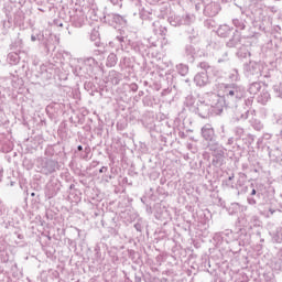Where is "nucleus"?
<instances>
[{"instance_id": "ea45409f", "label": "nucleus", "mask_w": 282, "mask_h": 282, "mask_svg": "<svg viewBox=\"0 0 282 282\" xmlns=\"http://www.w3.org/2000/svg\"><path fill=\"white\" fill-rule=\"evenodd\" d=\"M74 28H83L85 20L82 17L75 15L72 18Z\"/></svg>"}, {"instance_id": "cd10ccee", "label": "nucleus", "mask_w": 282, "mask_h": 282, "mask_svg": "<svg viewBox=\"0 0 282 282\" xmlns=\"http://www.w3.org/2000/svg\"><path fill=\"white\" fill-rule=\"evenodd\" d=\"M225 160H226V154H217L213 156L212 164L216 169H220V166H224Z\"/></svg>"}, {"instance_id": "774afa93", "label": "nucleus", "mask_w": 282, "mask_h": 282, "mask_svg": "<svg viewBox=\"0 0 282 282\" xmlns=\"http://www.w3.org/2000/svg\"><path fill=\"white\" fill-rule=\"evenodd\" d=\"M275 265L278 267V270H281V262H280V261H278V262L275 263Z\"/></svg>"}, {"instance_id": "6ab92c4d", "label": "nucleus", "mask_w": 282, "mask_h": 282, "mask_svg": "<svg viewBox=\"0 0 282 282\" xmlns=\"http://www.w3.org/2000/svg\"><path fill=\"white\" fill-rule=\"evenodd\" d=\"M199 48L195 47L193 44H186L183 50V54L186 57L187 63H195Z\"/></svg>"}, {"instance_id": "a18cd8bd", "label": "nucleus", "mask_w": 282, "mask_h": 282, "mask_svg": "<svg viewBox=\"0 0 282 282\" xmlns=\"http://www.w3.org/2000/svg\"><path fill=\"white\" fill-rule=\"evenodd\" d=\"M273 124H278L279 127H282V115H273Z\"/></svg>"}, {"instance_id": "423d86ee", "label": "nucleus", "mask_w": 282, "mask_h": 282, "mask_svg": "<svg viewBox=\"0 0 282 282\" xmlns=\"http://www.w3.org/2000/svg\"><path fill=\"white\" fill-rule=\"evenodd\" d=\"M232 25L236 28L234 32L241 34L242 39H259L261 33L254 31V28L250 26V23L243 19V17L232 19Z\"/></svg>"}, {"instance_id": "052dcab7", "label": "nucleus", "mask_w": 282, "mask_h": 282, "mask_svg": "<svg viewBox=\"0 0 282 282\" xmlns=\"http://www.w3.org/2000/svg\"><path fill=\"white\" fill-rule=\"evenodd\" d=\"M109 180H113V176H111V175H106V176H105V182H109Z\"/></svg>"}, {"instance_id": "e433bc0d", "label": "nucleus", "mask_w": 282, "mask_h": 282, "mask_svg": "<svg viewBox=\"0 0 282 282\" xmlns=\"http://www.w3.org/2000/svg\"><path fill=\"white\" fill-rule=\"evenodd\" d=\"M250 126L252 129H254V131H263V122H261L260 119H251Z\"/></svg>"}, {"instance_id": "8fccbe9b", "label": "nucleus", "mask_w": 282, "mask_h": 282, "mask_svg": "<svg viewBox=\"0 0 282 282\" xmlns=\"http://www.w3.org/2000/svg\"><path fill=\"white\" fill-rule=\"evenodd\" d=\"M261 76H263V78H271L272 77V75L270 74V72H265V66H264V68L262 69V75Z\"/></svg>"}, {"instance_id": "c03bdc74", "label": "nucleus", "mask_w": 282, "mask_h": 282, "mask_svg": "<svg viewBox=\"0 0 282 282\" xmlns=\"http://www.w3.org/2000/svg\"><path fill=\"white\" fill-rule=\"evenodd\" d=\"M273 91L278 98H282V83L274 85Z\"/></svg>"}, {"instance_id": "e2e57ef3", "label": "nucleus", "mask_w": 282, "mask_h": 282, "mask_svg": "<svg viewBox=\"0 0 282 282\" xmlns=\"http://www.w3.org/2000/svg\"><path fill=\"white\" fill-rule=\"evenodd\" d=\"M131 89H132V91H138V86H137L135 84H133V85L131 86Z\"/></svg>"}, {"instance_id": "4468645a", "label": "nucleus", "mask_w": 282, "mask_h": 282, "mask_svg": "<svg viewBox=\"0 0 282 282\" xmlns=\"http://www.w3.org/2000/svg\"><path fill=\"white\" fill-rule=\"evenodd\" d=\"M105 23L111 25V28H118V25H127V19L118 13H104Z\"/></svg>"}, {"instance_id": "2f4dec72", "label": "nucleus", "mask_w": 282, "mask_h": 282, "mask_svg": "<svg viewBox=\"0 0 282 282\" xmlns=\"http://www.w3.org/2000/svg\"><path fill=\"white\" fill-rule=\"evenodd\" d=\"M118 65V55L110 53L106 59V67H116Z\"/></svg>"}, {"instance_id": "de8ad7c7", "label": "nucleus", "mask_w": 282, "mask_h": 282, "mask_svg": "<svg viewBox=\"0 0 282 282\" xmlns=\"http://www.w3.org/2000/svg\"><path fill=\"white\" fill-rule=\"evenodd\" d=\"M44 155H46V158H53V155H54V148L53 147H47L45 149Z\"/></svg>"}, {"instance_id": "9d476101", "label": "nucleus", "mask_w": 282, "mask_h": 282, "mask_svg": "<svg viewBox=\"0 0 282 282\" xmlns=\"http://www.w3.org/2000/svg\"><path fill=\"white\" fill-rule=\"evenodd\" d=\"M198 69H203L194 76V83L197 87H206L210 80L208 79V70L213 69V66L207 62H200L197 64Z\"/></svg>"}, {"instance_id": "9b49d317", "label": "nucleus", "mask_w": 282, "mask_h": 282, "mask_svg": "<svg viewBox=\"0 0 282 282\" xmlns=\"http://www.w3.org/2000/svg\"><path fill=\"white\" fill-rule=\"evenodd\" d=\"M167 21L171 25H173V28H180V25H193L196 18L193 13H184L182 15L173 14L167 19Z\"/></svg>"}, {"instance_id": "1a4fd4ad", "label": "nucleus", "mask_w": 282, "mask_h": 282, "mask_svg": "<svg viewBox=\"0 0 282 282\" xmlns=\"http://www.w3.org/2000/svg\"><path fill=\"white\" fill-rule=\"evenodd\" d=\"M264 64L250 61L243 65V74L249 80H257L263 76Z\"/></svg>"}, {"instance_id": "f3484780", "label": "nucleus", "mask_w": 282, "mask_h": 282, "mask_svg": "<svg viewBox=\"0 0 282 282\" xmlns=\"http://www.w3.org/2000/svg\"><path fill=\"white\" fill-rule=\"evenodd\" d=\"M210 46L214 50L215 56H217L218 63H226V61H228V52L224 48V43L212 42Z\"/></svg>"}, {"instance_id": "72a5a7b5", "label": "nucleus", "mask_w": 282, "mask_h": 282, "mask_svg": "<svg viewBox=\"0 0 282 282\" xmlns=\"http://www.w3.org/2000/svg\"><path fill=\"white\" fill-rule=\"evenodd\" d=\"M152 31L154 32L155 35L159 36H166V33L169 32L166 26L160 25V22L155 26H152Z\"/></svg>"}, {"instance_id": "c85d7f7f", "label": "nucleus", "mask_w": 282, "mask_h": 282, "mask_svg": "<svg viewBox=\"0 0 282 282\" xmlns=\"http://www.w3.org/2000/svg\"><path fill=\"white\" fill-rule=\"evenodd\" d=\"M10 50L11 52L21 53V50H23V40L18 37L14 41H12L10 44Z\"/></svg>"}, {"instance_id": "0eeeda50", "label": "nucleus", "mask_w": 282, "mask_h": 282, "mask_svg": "<svg viewBox=\"0 0 282 282\" xmlns=\"http://www.w3.org/2000/svg\"><path fill=\"white\" fill-rule=\"evenodd\" d=\"M194 6L196 12H198V14H204L205 17H217L221 11V6L215 0H196Z\"/></svg>"}, {"instance_id": "6e6552de", "label": "nucleus", "mask_w": 282, "mask_h": 282, "mask_svg": "<svg viewBox=\"0 0 282 282\" xmlns=\"http://www.w3.org/2000/svg\"><path fill=\"white\" fill-rule=\"evenodd\" d=\"M36 169L42 175H52L61 169L58 161L50 158H39L36 160Z\"/></svg>"}, {"instance_id": "7ed1b4c3", "label": "nucleus", "mask_w": 282, "mask_h": 282, "mask_svg": "<svg viewBox=\"0 0 282 282\" xmlns=\"http://www.w3.org/2000/svg\"><path fill=\"white\" fill-rule=\"evenodd\" d=\"M223 91L224 96L219 99L221 109H224V107L234 109L240 100L246 98L247 94L246 87L237 83L226 84Z\"/></svg>"}, {"instance_id": "412c9836", "label": "nucleus", "mask_w": 282, "mask_h": 282, "mask_svg": "<svg viewBox=\"0 0 282 282\" xmlns=\"http://www.w3.org/2000/svg\"><path fill=\"white\" fill-rule=\"evenodd\" d=\"M234 32H235V29L228 24L220 25L216 31V33L218 34V36H220V39H230Z\"/></svg>"}, {"instance_id": "338daca9", "label": "nucleus", "mask_w": 282, "mask_h": 282, "mask_svg": "<svg viewBox=\"0 0 282 282\" xmlns=\"http://www.w3.org/2000/svg\"><path fill=\"white\" fill-rule=\"evenodd\" d=\"M36 35H31V41L34 43V41H36Z\"/></svg>"}, {"instance_id": "603ef678", "label": "nucleus", "mask_w": 282, "mask_h": 282, "mask_svg": "<svg viewBox=\"0 0 282 282\" xmlns=\"http://www.w3.org/2000/svg\"><path fill=\"white\" fill-rule=\"evenodd\" d=\"M134 229L137 230V232H142V224L140 223L134 224Z\"/></svg>"}, {"instance_id": "f03ea898", "label": "nucleus", "mask_w": 282, "mask_h": 282, "mask_svg": "<svg viewBox=\"0 0 282 282\" xmlns=\"http://www.w3.org/2000/svg\"><path fill=\"white\" fill-rule=\"evenodd\" d=\"M109 45L110 47L116 48L117 54H120L121 52L129 54L130 50L135 52V54H140V56L149 54V45H145L142 41L131 42L124 31H120V33L109 42Z\"/></svg>"}, {"instance_id": "c756f323", "label": "nucleus", "mask_w": 282, "mask_h": 282, "mask_svg": "<svg viewBox=\"0 0 282 282\" xmlns=\"http://www.w3.org/2000/svg\"><path fill=\"white\" fill-rule=\"evenodd\" d=\"M261 82H253L249 85L247 91L251 95V96H257L258 91H261Z\"/></svg>"}, {"instance_id": "39448f33", "label": "nucleus", "mask_w": 282, "mask_h": 282, "mask_svg": "<svg viewBox=\"0 0 282 282\" xmlns=\"http://www.w3.org/2000/svg\"><path fill=\"white\" fill-rule=\"evenodd\" d=\"M225 237V241L227 243H232V247H237L236 249H231L234 254L241 252V246L248 243V234H246V229H239L237 234L232 232L230 229H226L223 231Z\"/></svg>"}, {"instance_id": "aec40b11", "label": "nucleus", "mask_w": 282, "mask_h": 282, "mask_svg": "<svg viewBox=\"0 0 282 282\" xmlns=\"http://www.w3.org/2000/svg\"><path fill=\"white\" fill-rule=\"evenodd\" d=\"M207 149H208V151H210L212 156L226 155V151H228V149L224 148V145H221V143H219V141L208 144Z\"/></svg>"}, {"instance_id": "f8f14e48", "label": "nucleus", "mask_w": 282, "mask_h": 282, "mask_svg": "<svg viewBox=\"0 0 282 282\" xmlns=\"http://www.w3.org/2000/svg\"><path fill=\"white\" fill-rule=\"evenodd\" d=\"M139 17L142 21V25H145V28H155L159 25V21H155V12H153V9L145 7L139 10Z\"/></svg>"}, {"instance_id": "b1692460", "label": "nucleus", "mask_w": 282, "mask_h": 282, "mask_svg": "<svg viewBox=\"0 0 282 282\" xmlns=\"http://www.w3.org/2000/svg\"><path fill=\"white\" fill-rule=\"evenodd\" d=\"M221 141L225 142V149H227V151H231V149H235V147H238L239 149H241V145H239V143H237V139L235 137H229L226 140V135H221L220 137Z\"/></svg>"}, {"instance_id": "69168bd1", "label": "nucleus", "mask_w": 282, "mask_h": 282, "mask_svg": "<svg viewBox=\"0 0 282 282\" xmlns=\"http://www.w3.org/2000/svg\"><path fill=\"white\" fill-rule=\"evenodd\" d=\"M264 138H265L267 140H270V138H272V134L265 133V134H264Z\"/></svg>"}, {"instance_id": "f257e3e1", "label": "nucleus", "mask_w": 282, "mask_h": 282, "mask_svg": "<svg viewBox=\"0 0 282 282\" xmlns=\"http://www.w3.org/2000/svg\"><path fill=\"white\" fill-rule=\"evenodd\" d=\"M221 96L217 93H207L204 96V100H199L197 107L194 109V112L199 116V118L207 119L210 116H219L224 112L221 108Z\"/></svg>"}, {"instance_id": "13d9d810", "label": "nucleus", "mask_w": 282, "mask_h": 282, "mask_svg": "<svg viewBox=\"0 0 282 282\" xmlns=\"http://www.w3.org/2000/svg\"><path fill=\"white\" fill-rule=\"evenodd\" d=\"M94 54H95V56H100V54H102V51H100V50H95V51H94Z\"/></svg>"}, {"instance_id": "f704fd0d", "label": "nucleus", "mask_w": 282, "mask_h": 282, "mask_svg": "<svg viewBox=\"0 0 282 282\" xmlns=\"http://www.w3.org/2000/svg\"><path fill=\"white\" fill-rule=\"evenodd\" d=\"M236 55L238 58H248V56H251L250 51L246 46L239 47Z\"/></svg>"}, {"instance_id": "2eb2a0df", "label": "nucleus", "mask_w": 282, "mask_h": 282, "mask_svg": "<svg viewBox=\"0 0 282 282\" xmlns=\"http://www.w3.org/2000/svg\"><path fill=\"white\" fill-rule=\"evenodd\" d=\"M232 133L236 138V142H239V140H242V142H245L247 147H250V144L254 142V135L249 133L246 137V130L239 126L234 128Z\"/></svg>"}, {"instance_id": "a19ab883", "label": "nucleus", "mask_w": 282, "mask_h": 282, "mask_svg": "<svg viewBox=\"0 0 282 282\" xmlns=\"http://www.w3.org/2000/svg\"><path fill=\"white\" fill-rule=\"evenodd\" d=\"M119 67L124 69V67H131V58L123 56L119 62Z\"/></svg>"}, {"instance_id": "c9c22d12", "label": "nucleus", "mask_w": 282, "mask_h": 282, "mask_svg": "<svg viewBox=\"0 0 282 282\" xmlns=\"http://www.w3.org/2000/svg\"><path fill=\"white\" fill-rule=\"evenodd\" d=\"M228 78H229V80H231V83H239L241 80L239 70L237 68H235L231 72H229Z\"/></svg>"}, {"instance_id": "5fc2aeb1", "label": "nucleus", "mask_w": 282, "mask_h": 282, "mask_svg": "<svg viewBox=\"0 0 282 282\" xmlns=\"http://www.w3.org/2000/svg\"><path fill=\"white\" fill-rule=\"evenodd\" d=\"M108 170H109V167H107V166H101V167L99 169V173H107Z\"/></svg>"}, {"instance_id": "864d4df0", "label": "nucleus", "mask_w": 282, "mask_h": 282, "mask_svg": "<svg viewBox=\"0 0 282 282\" xmlns=\"http://www.w3.org/2000/svg\"><path fill=\"white\" fill-rule=\"evenodd\" d=\"M95 254L97 258L100 257V245L95 246Z\"/></svg>"}, {"instance_id": "49530a36", "label": "nucleus", "mask_w": 282, "mask_h": 282, "mask_svg": "<svg viewBox=\"0 0 282 282\" xmlns=\"http://www.w3.org/2000/svg\"><path fill=\"white\" fill-rule=\"evenodd\" d=\"M89 153H91V148L86 147L84 149V154H82V160H85L87 162L89 160Z\"/></svg>"}, {"instance_id": "4be33fe9", "label": "nucleus", "mask_w": 282, "mask_h": 282, "mask_svg": "<svg viewBox=\"0 0 282 282\" xmlns=\"http://www.w3.org/2000/svg\"><path fill=\"white\" fill-rule=\"evenodd\" d=\"M124 78V75L118 70H110L108 74V83L111 85H120V82Z\"/></svg>"}, {"instance_id": "ddd939ff", "label": "nucleus", "mask_w": 282, "mask_h": 282, "mask_svg": "<svg viewBox=\"0 0 282 282\" xmlns=\"http://www.w3.org/2000/svg\"><path fill=\"white\" fill-rule=\"evenodd\" d=\"M200 135L206 142L207 147L208 144H214L215 142H217V134L215 133V128H213L210 123H206L200 129Z\"/></svg>"}, {"instance_id": "680f3d73", "label": "nucleus", "mask_w": 282, "mask_h": 282, "mask_svg": "<svg viewBox=\"0 0 282 282\" xmlns=\"http://www.w3.org/2000/svg\"><path fill=\"white\" fill-rule=\"evenodd\" d=\"M91 85H93L91 83H85L84 87H85V89H89V87H91Z\"/></svg>"}, {"instance_id": "5701e85b", "label": "nucleus", "mask_w": 282, "mask_h": 282, "mask_svg": "<svg viewBox=\"0 0 282 282\" xmlns=\"http://www.w3.org/2000/svg\"><path fill=\"white\" fill-rule=\"evenodd\" d=\"M241 34L234 32L229 37V41L226 42V47H238L241 45Z\"/></svg>"}, {"instance_id": "4d7b16f0", "label": "nucleus", "mask_w": 282, "mask_h": 282, "mask_svg": "<svg viewBox=\"0 0 282 282\" xmlns=\"http://www.w3.org/2000/svg\"><path fill=\"white\" fill-rule=\"evenodd\" d=\"M134 282H142V276L135 275L134 276Z\"/></svg>"}, {"instance_id": "bb28decb", "label": "nucleus", "mask_w": 282, "mask_h": 282, "mask_svg": "<svg viewBox=\"0 0 282 282\" xmlns=\"http://www.w3.org/2000/svg\"><path fill=\"white\" fill-rule=\"evenodd\" d=\"M185 34H187V39L193 43L197 36H199V32L193 28L191 24L186 25Z\"/></svg>"}, {"instance_id": "473e14b6", "label": "nucleus", "mask_w": 282, "mask_h": 282, "mask_svg": "<svg viewBox=\"0 0 282 282\" xmlns=\"http://www.w3.org/2000/svg\"><path fill=\"white\" fill-rule=\"evenodd\" d=\"M245 193H248L247 197H252L254 195H259L261 193L257 187H254V183H251L249 186H245L242 189Z\"/></svg>"}, {"instance_id": "79ce46f5", "label": "nucleus", "mask_w": 282, "mask_h": 282, "mask_svg": "<svg viewBox=\"0 0 282 282\" xmlns=\"http://www.w3.org/2000/svg\"><path fill=\"white\" fill-rule=\"evenodd\" d=\"M195 97L193 95H188L185 100H184V105L186 107H193V105H195Z\"/></svg>"}, {"instance_id": "09e8293b", "label": "nucleus", "mask_w": 282, "mask_h": 282, "mask_svg": "<svg viewBox=\"0 0 282 282\" xmlns=\"http://www.w3.org/2000/svg\"><path fill=\"white\" fill-rule=\"evenodd\" d=\"M112 6H119V8H122V0H109Z\"/></svg>"}, {"instance_id": "3c124183", "label": "nucleus", "mask_w": 282, "mask_h": 282, "mask_svg": "<svg viewBox=\"0 0 282 282\" xmlns=\"http://www.w3.org/2000/svg\"><path fill=\"white\" fill-rule=\"evenodd\" d=\"M235 180V174H231L228 180L226 181V185L227 186H232V184L230 182H232Z\"/></svg>"}, {"instance_id": "bf43d9fd", "label": "nucleus", "mask_w": 282, "mask_h": 282, "mask_svg": "<svg viewBox=\"0 0 282 282\" xmlns=\"http://www.w3.org/2000/svg\"><path fill=\"white\" fill-rule=\"evenodd\" d=\"M14 21L15 23H23V19L20 17V18H14Z\"/></svg>"}, {"instance_id": "6e6d98bb", "label": "nucleus", "mask_w": 282, "mask_h": 282, "mask_svg": "<svg viewBox=\"0 0 282 282\" xmlns=\"http://www.w3.org/2000/svg\"><path fill=\"white\" fill-rule=\"evenodd\" d=\"M221 6V3H228L230 0H214Z\"/></svg>"}, {"instance_id": "7c9ffc66", "label": "nucleus", "mask_w": 282, "mask_h": 282, "mask_svg": "<svg viewBox=\"0 0 282 282\" xmlns=\"http://www.w3.org/2000/svg\"><path fill=\"white\" fill-rule=\"evenodd\" d=\"M261 197H263L262 193L256 194L253 196H247V202L250 206H257V204H263L261 202Z\"/></svg>"}, {"instance_id": "dca6fc26", "label": "nucleus", "mask_w": 282, "mask_h": 282, "mask_svg": "<svg viewBox=\"0 0 282 282\" xmlns=\"http://www.w3.org/2000/svg\"><path fill=\"white\" fill-rule=\"evenodd\" d=\"M61 191V182L58 180H50L44 189V195L46 199H52L58 195Z\"/></svg>"}, {"instance_id": "4c0bfd02", "label": "nucleus", "mask_w": 282, "mask_h": 282, "mask_svg": "<svg viewBox=\"0 0 282 282\" xmlns=\"http://www.w3.org/2000/svg\"><path fill=\"white\" fill-rule=\"evenodd\" d=\"M213 240L215 241L216 246L224 245V241H226V238L224 237V232L223 231L216 232L213 237Z\"/></svg>"}, {"instance_id": "a878e982", "label": "nucleus", "mask_w": 282, "mask_h": 282, "mask_svg": "<svg viewBox=\"0 0 282 282\" xmlns=\"http://www.w3.org/2000/svg\"><path fill=\"white\" fill-rule=\"evenodd\" d=\"M20 53L12 51L7 55V63L9 65H19L21 62V56H19Z\"/></svg>"}, {"instance_id": "58836bf2", "label": "nucleus", "mask_w": 282, "mask_h": 282, "mask_svg": "<svg viewBox=\"0 0 282 282\" xmlns=\"http://www.w3.org/2000/svg\"><path fill=\"white\" fill-rule=\"evenodd\" d=\"M176 72L180 76H186L188 74V65L183 63L176 65Z\"/></svg>"}, {"instance_id": "a211bd4d", "label": "nucleus", "mask_w": 282, "mask_h": 282, "mask_svg": "<svg viewBox=\"0 0 282 282\" xmlns=\"http://www.w3.org/2000/svg\"><path fill=\"white\" fill-rule=\"evenodd\" d=\"M253 102H254V96H250L243 100V104H242L243 112L240 113V116L238 117V120H248V118H250V113H254V110H252Z\"/></svg>"}, {"instance_id": "37998d69", "label": "nucleus", "mask_w": 282, "mask_h": 282, "mask_svg": "<svg viewBox=\"0 0 282 282\" xmlns=\"http://www.w3.org/2000/svg\"><path fill=\"white\" fill-rule=\"evenodd\" d=\"M2 28H3V32L2 34H8V30H10V28H12V21L11 20H3L2 21Z\"/></svg>"}, {"instance_id": "393cba45", "label": "nucleus", "mask_w": 282, "mask_h": 282, "mask_svg": "<svg viewBox=\"0 0 282 282\" xmlns=\"http://www.w3.org/2000/svg\"><path fill=\"white\" fill-rule=\"evenodd\" d=\"M270 93L268 91V89L263 88L257 98V102H259V105H268V102H270Z\"/></svg>"}, {"instance_id": "0e129e2a", "label": "nucleus", "mask_w": 282, "mask_h": 282, "mask_svg": "<svg viewBox=\"0 0 282 282\" xmlns=\"http://www.w3.org/2000/svg\"><path fill=\"white\" fill-rule=\"evenodd\" d=\"M96 36H98L97 31H95V32L91 33L90 39H94V37H96Z\"/></svg>"}, {"instance_id": "20e7f679", "label": "nucleus", "mask_w": 282, "mask_h": 282, "mask_svg": "<svg viewBox=\"0 0 282 282\" xmlns=\"http://www.w3.org/2000/svg\"><path fill=\"white\" fill-rule=\"evenodd\" d=\"M74 76L78 78H93L96 75V67L98 62L94 57H86L79 59H72L69 63Z\"/></svg>"}]
</instances>
